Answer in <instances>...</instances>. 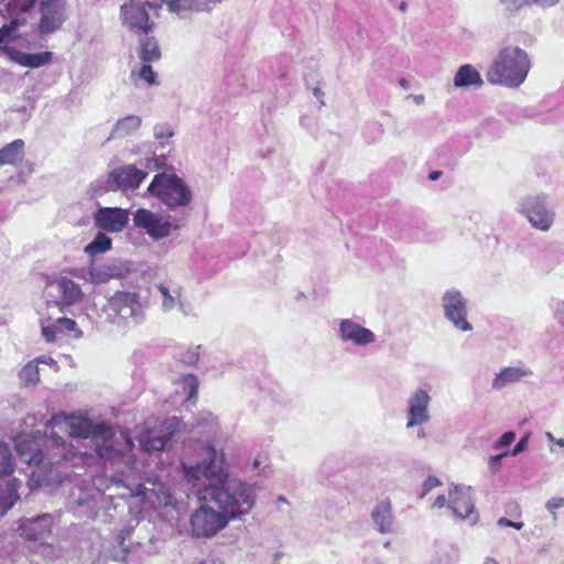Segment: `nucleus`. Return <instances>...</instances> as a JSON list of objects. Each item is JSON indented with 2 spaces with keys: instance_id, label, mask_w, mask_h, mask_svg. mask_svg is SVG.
Segmentation results:
<instances>
[{
  "instance_id": "obj_1",
  "label": "nucleus",
  "mask_w": 564,
  "mask_h": 564,
  "mask_svg": "<svg viewBox=\"0 0 564 564\" xmlns=\"http://www.w3.org/2000/svg\"><path fill=\"white\" fill-rule=\"evenodd\" d=\"M205 453L204 462L186 469L187 479L198 487L199 499L214 503L229 520L248 514L256 502L254 486L228 478L223 468V455L213 446H206Z\"/></svg>"
},
{
  "instance_id": "obj_2",
  "label": "nucleus",
  "mask_w": 564,
  "mask_h": 564,
  "mask_svg": "<svg viewBox=\"0 0 564 564\" xmlns=\"http://www.w3.org/2000/svg\"><path fill=\"white\" fill-rule=\"evenodd\" d=\"M46 427H61L67 431L72 437L94 440L98 456L104 458L122 455L133 447L128 431L120 430L115 432L106 423L94 424L90 420L83 416L68 417L64 414H58L46 423Z\"/></svg>"
},
{
  "instance_id": "obj_3",
  "label": "nucleus",
  "mask_w": 564,
  "mask_h": 564,
  "mask_svg": "<svg viewBox=\"0 0 564 564\" xmlns=\"http://www.w3.org/2000/svg\"><path fill=\"white\" fill-rule=\"evenodd\" d=\"M531 69L528 53L519 46L502 47L489 66L486 78L492 85L508 88L519 87Z\"/></svg>"
},
{
  "instance_id": "obj_4",
  "label": "nucleus",
  "mask_w": 564,
  "mask_h": 564,
  "mask_svg": "<svg viewBox=\"0 0 564 564\" xmlns=\"http://www.w3.org/2000/svg\"><path fill=\"white\" fill-rule=\"evenodd\" d=\"M107 322L119 327L137 326L145 319V308L138 292L116 291L102 308Z\"/></svg>"
},
{
  "instance_id": "obj_5",
  "label": "nucleus",
  "mask_w": 564,
  "mask_h": 564,
  "mask_svg": "<svg viewBox=\"0 0 564 564\" xmlns=\"http://www.w3.org/2000/svg\"><path fill=\"white\" fill-rule=\"evenodd\" d=\"M148 192L167 206L170 210L186 208L193 200L192 189L176 174L159 173L154 175Z\"/></svg>"
},
{
  "instance_id": "obj_6",
  "label": "nucleus",
  "mask_w": 564,
  "mask_h": 564,
  "mask_svg": "<svg viewBox=\"0 0 564 564\" xmlns=\"http://www.w3.org/2000/svg\"><path fill=\"white\" fill-rule=\"evenodd\" d=\"M147 176L148 173L145 171L137 169L132 164H127L109 172L106 178L97 180L94 184L95 193L134 191Z\"/></svg>"
},
{
  "instance_id": "obj_7",
  "label": "nucleus",
  "mask_w": 564,
  "mask_h": 564,
  "mask_svg": "<svg viewBox=\"0 0 564 564\" xmlns=\"http://www.w3.org/2000/svg\"><path fill=\"white\" fill-rule=\"evenodd\" d=\"M29 449L32 452L30 462L43 466L68 462L75 456L74 446L53 431L45 434L42 448Z\"/></svg>"
},
{
  "instance_id": "obj_8",
  "label": "nucleus",
  "mask_w": 564,
  "mask_h": 564,
  "mask_svg": "<svg viewBox=\"0 0 564 564\" xmlns=\"http://www.w3.org/2000/svg\"><path fill=\"white\" fill-rule=\"evenodd\" d=\"M129 272V263L119 259H112L101 264H95L91 261L88 267L72 271L76 278L91 284H105L111 280L124 278Z\"/></svg>"
},
{
  "instance_id": "obj_9",
  "label": "nucleus",
  "mask_w": 564,
  "mask_h": 564,
  "mask_svg": "<svg viewBox=\"0 0 564 564\" xmlns=\"http://www.w3.org/2000/svg\"><path fill=\"white\" fill-rule=\"evenodd\" d=\"M47 306L59 310L79 303L84 293L78 283L67 276H59L50 281L44 290Z\"/></svg>"
},
{
  "instance_id": "obj_10",
  "label": "nucleus",
  "mask_w": 564,
  "mask_h": 564,
  "mask_svg": "<svg viewBox=\"0 0 564 564\" xmlns=\"http://www.w3.org/2000/svg\"><path fill=\"white\" fill-rule=\"evenodd\" d=\"M519 212L538 230L549 231L555 219V212L547 207L544 195H528L519 204Z\"/></svg>"
},
{
  "instance_id": "obj_11",
  "label": "nucleus",
  "mask_w": 564,
  "mask_h": 564,
  "mask_svg": "<svg viewBox=\"0 0 564 564\" xmlns=\"http://www.w3.org/2000/svg\"><path fill=\"white\" fill-rule=\"evenodd\" d=\"M215 508L214 503L205 502L192 514L191 525L195 536H213L227 525L229 519Z\"/></svg>"
},
{
  "instance_id": "obj_12",
  "label": "nucleus",
  "mask_w": 564,
  "mask_h": 564,
  "mask_svg": "<svg viewBox=\"0 0 564 564\" xmlns=\"http://www.w3.org/2000/svg\"><path fill=\"white\" fill-rule=\"evenodd\" d=\"M132 220L137 228L143 230L154 240L164 239L169 237L173 230L180 228L177 224L172 223L167 217L147 208L137 209Z\"/></svg>"
},
{
  "instance_id": "obj_13",
  "label": "nucleus",
  "mask_w": 564,
  "mask_h": 564,
  "mask_svg": "<svg viewBox=\"0 0 564 564\" xmlns=\"http://www.w3.org/2000/svg\"><path fill=\"white\" fill-rule=\"evenodd\" d=\"M442 306L445 318L455 328L462 332H470L473 329L471 324L467 321V300L460 291L455 289L447 290L442 296Z\"/></svg>"
},
{
  "instance_id": "obj_14",
  "label": "nucleus",
  "mask_w": 564,
  "mask_h": 564,
  "mask_svg": "<svg viewBox=\"0 0 564 564\" xmlns=\"http://www.w3.org/2000/svg\"><path fill=\"white\" fill-rule=\"evenodd\" d=\"M66 0H41V14L37 31L40 35H48L62 28L67 20Z\"/></svg>"
},
{
  "instance_id": "obj_15",
  "label": "nucleus",
  "mask_w": 564,
  "mask_h": 564,
  "mask_svg": "<svg viewBox=\"0 0 564 564\" xmlns=\"http://www.w3.org/2000/svg\"><path fill=\"white\" fill-rule=\"evenodd\" d=\"M432 398L427 390L423 388H416L411 392L406 399L405 409V427L408 430L414 429L415 426H423L431 420L430 404Z\"/></svg>"
},
{
  "instance_id": "obj_16",
  "label": "nucleus",
  "mask_w": 564,
  "mask_h": 564,
  "mask_svg": "<svg viewBox=\"0 0 564 564\" xmlns=\"http://www.w3.org/2000/svg\"><path fill=\"white\" fill-rule=\"evenodd\" d=\"M448 508L457 518L469 520L470 525H475L478 522L479 516L475 511V501L470 486H453L448 492Z\"/></svg>"
},
{
  "instance_id": "obj_17",
  "label": "nucleus",
  "mask_w": 564,
  "mask_h": 564,
  "mask_svg": "<svg viewBox=\"0 0 564 564\" xmlns=\"http://www.w3.org/2000/svg\"><path fill=\"white\" fill-rule=\"evenodd\" d=\"M131 495L141 497L143 503L153 509L169 507L173 503L170 489L158 478H147L142 484L137 485Z\"/></svg>"
},
{
  "instance_id": "obj_18",
  "label": "nucleus",
  "mask_w": 564,
  "mask_h": 564,
  "mask_svg": "<svg viewBox=\"0 0 564 564\" xmlns=\"http://www.w3.org/2000/svg\"><path fill=\"white\" fill-rule=\"evenodd\" d=\"M55 519L51 513H42L32 518H23L19 521L18 532L20 536L29 541H37L52 532Z\"/></svg>"
},
{
  "instance_id": "obj_19",
  "label": "nucleus",
  "mask_w": 564,
  "mask_h": 564,
  "mask_svg": "<svg viewBox=\"0 0 564 564\" xmlns=\"http://www.w3.org/2000/svg\"><path fill=\"white\" fill-rule=\"evenodd\" d=\"M152 4L149 1L140 2L138 0H130L121 7V17L123 23L132 29H139L144 33L151 31L153 24L149 22L148 9Z\"/></svg>"
},
{
  "instance_id": "obj_20",
  "label": "nucleus",
  "mask_w": 564,
  "mask_h": 564,
  "mask_svg": "<svg viewBox=\"0 0 564 564\" xmlns=\"http://www.w3.org/2000/svg\"><path fill=\"white\" fill-rule=\"evenodd\" d=\"M176 426V419L172 417L164 422L162 429L145 430L140 434V446L148 453L162 451L170 441Z\"/></svg>"
},
{
  "instance_id": "obj_21",
  "label": "nucleus",
  "mask_w": 564,
  "mask_h": 564,
  "mask_svg": "<svg viewBox=\"0 0 564 564\" xmlns=\"http://www.w3.org/2000/svg\"><path fill=\"white\" fill-rule=\"evenodd\" d=\"M95 225L109 232H120L129 221V210L119 207H101L94 216Z\"/></svg>"
},
{
  "instance_id": "obj_22",
  "label": "nucleus",
  "mask_w": 564,
  "mask_h": 564,
  "mask_svg": "<svg viewBox=\"0 0 564 564\" xmlns=\"http://www.w3.org/2000/svg\"><path fill=\"white\" fill-rule=\"evenodd\" d=\"M339 338L344 343H351L356 346H367L376 341L372 330L350 318L339 321Z\"/></svg>"
},
{
  "instance_id": "obj_23",
  "label": "nucleus",
  "mask_w": 564,
  "mask_h": 564,
  "mask_svg": "<svg viewBox=\"0 0 564 564\" xmlns=\"http://www.w3.org/2000/svg\"><path fill=\"white\" fill-rule=\"evenodd\" d=\"M371 520L375 529L381 534L393 532L394 514L389 499L379 501L371 511Z\"/></svg>"
},
{
  "instance_id": "obj_24",
  "label": "nucleus",
  "mask_w": 564,
  "mask_h": 564,
  "mask_svg": "<svg viewBox=\"0 0 564 564\" xmlns=\"http://www.w3.org/2000/svg\"><path fill=\"white\" fill-rule=\"evenodd\" d=\"M9 58L23 67L29 68H39L45 66L52 61V52H41V53H25L19 50H14L12 47L4 48Z\"/></svg>"
},
{
  "instance_id": "obj_25",
  "label": "nucleus",
  "mask_w": 564,
  "mask_h": 564,
  "mask_svg": "<svg viewBox=\"0 0 564 564\" xmlns=\"http://www.w3.org/2000/svg\"><path fill=\"white\" fill-rule=\"evenodd\" d=\"M159 293L162 296V310L170 312L175 307L181 311L184 310V305L181 301L182 289L174 283H160L156 286Z\"/></svg>"
},
{
  "instance_id": "obj_26",
  "label": "nucleus",
  "mask_w": 564,
  "mask_h": 564,
  "mask_svg": "<svg viewBox=\"0 0 564 564\" xmlns=\"http://www.w3.org/2000/svg\"><path fill=\"white\" fill-rule=\"evenodd\" d=\"M213 0H165L167 9L181 18H186L192 12L208 9Z\"/></svg>"
},
{
  "instance_id": "obj_27",
  "label": "nucleus",
  "mask_w": 564,
  "mask_h": 564,
  "mask_svg": "<svg viewBox=\"0 0 564 564\" xmlns=\"http://www.w3.org/2000/svg\"><path fill=\"white\" fill-rule=\"evenodd\" d=\"M25 143L22 139L13 140L0 149V166L19 165L25 155Z\"/></svg>"
},
{
  "instance_id": "obj_28",
  "label": "nucleus",
  "mask_w": 564,
  "mask_h": 564,
  "mask_svg": "<svg viewBox=\"0 0 564 564\" xmlns=\"http://www.w3.org/2000/svg\"><path fill=\"white\" fill-rule=\"evenodd\" d=\"M484 85V80L476 68L470 64L462 65L455 74L454 86L455 87H477L480 88Z\"/></svg>"
},
{
  "instance_id": "obj_29",
  "label": "nucleus",
  "mask_w": 564,
  "mask_h": 564,
  "mask_svg": "<svg viewBox=\"0 0 564 564\" xmlns=\"http://www.w3.org/2000/svg\"><path fill=\"white\" fill-rule=\"evenodd\" d=\"M530 373L529 370L522 367H506L496 375L492 380V388L501 390L510 383L520 381L523 377Z\"/></svg>"
},
{
  "instance_id": "obj_30",
  "label": "nucleus",
  "mask_w": 564,
  "mask_h": 564,
  "mask_svg": "<svg viewBox=\"0 0 564 564\" xmlns=\"http://www.w3.org/2000/svg\"><path fill=\"white\" fill-rule=\"evenodd\" d=\"M17 490V479L0 481V516L7 513L19 499Z\"/></svg>"
},
{
  "instance_id": "obj_31",
  "label": "nucleus",
  "mask_w": 564,
  "mask_h": 564,
  "mask_svg": "<svg viewBox=\"0 0 564 564\" xmlns=\"http://www.w3.org/2000/svg\"><path fill=\"white\" fill-rule=\"evenodd\" d=\"M139 57L143 63L159 61L161 51L158 41L152 36H144L140 40Z\"/></svg>"
},
{
  "instance_id": "obj_32",
  "label": "nucleus",
  "mask_w": 564,
  "mask_h": 564,
  "mask_svg": "<svg viewBox=\"0 0 564 564\" xmlns=\"http://www.w3.org/2000/svg\"><path fill=\"white\" fill-rule=\"evenodd\" d=\"M141 122V118L133 115L118 120L112 129L111 138H123L135 132L140 128Z\"/></svg>"
},
{
  "instance_id": "obj_33",
  "label": "nucleus",
  "mask_w": 564,
  "mask_h": 564,
  "mask_svg": "<svg viewBox=\"0 0 564 564\" xmlns=\"http://www.w3.org/2000/svg\"><path fill=\"white\" fill-rule=\"evenodd\" d=\"M111 238L108 237L104 232H98L91 242H89L85 248L84 252L90 257H95L98 253H104L111 249Z\"/></svg>"
},
{
  "instance_id": "obj_34",
  "label": "nucleus",
  "mask_w": 564,
  "mask_h": 564,
  "mask_svg": "<svg viewBox=\"0 0 564 564\" xmlns=\"http://www.w3.org/2000/svg\"><path fill=\"white\" fill-rule=\"evenodd\" d=\"M36 361H44L43 358H37L35 361L28 362L19 372L20 380L26 386H34L40 380L39 367Z\"/></svg>"
},
{
  "instance_id": "obj_35",
  "label": "nucleus",
  "mask_w": 564,
  "mask_h": 564,
  "mask_svg": "<svg viewBox=\"0 0 564 564\" xmlns=\"http://www.w3.org/2000/svg\"><path fill=\"white\" fill-rule=\"evenodd\" d=\"M6 9L11 18H19L20 14L29 12L37 0H4Z\"/></svg>"
},
{
  "instance_id": "obj_36",
  "label": "nucleus",
  "mask_w": 564,
  "mask_h": 564,
  "mask_svg": "<svg viewBox=\"0 0 564 564\" xmlns=\"http://www.w3.org/2000/svg\"><path fill=\"white\" fill-rule=\"evenodd\" d=\"M13 471L12 454L9 446L0 442V477Z\"/></svg>"
},
{
  "instance_id": "obj_37",
  "label": "nucleus",
  "mask_w": 564,
  "mask_h": 564,
  "mask_svg": "<svg viewBox=\"0 0 564 564\" xmlns=\"http://www.w3.org/2000/svg\"><path fill=\"white\" fill-rule=\"evenodd\" d=\"M54 322L56 324L58 333H64L67 335L74 333V336L76 338H79L82 336V332L77 328V324L75 321L67 317H58Z\"/></svg>"
},
{
  "instance_id": "obj_38",
  "label": "nucleus",
  "mask_w": 564,
  "mask_h": 564,
  "mask_svg": "<svg viewBox=\"0 0 564 564\" xmlns=\"http://www.w3.org/2000/svg\"><path fill=\"white\" fill-rule=\"evenodd\" d=\"M25 23V18H12L10 23L0 28V44L11 39V33Z\"/></svg>"
},
{
  "instance_id": "obj_39",
  "label": "nucleus",
  "mask_w": 564,
  "mask_h": 564,
  "mask_svg": "<svg viewBox=\"0 0 564 564\" xmlns=\"http://www.w3.org/2000/svg\"><path fill=\"white\" fill-rule=\"evenodd\" d=\"M183 389L187 393V400L191 401L196 399L197 390H198V380L194 375H186L183 378Z\"/></svg>"
},
{
  "instance_id": "obj_40",
  "label": "nucleus",
  "mask_w": 564,
  "mask_h": 564,
  "mask_svg": "<svg viewBox=\"0 0 564 564\" xmlns=\"http://www.w3.org/2000/svg\"><path fill=\"white\" fill-rule=\"evenodd\" d=\"M499 2L505 7L506 11L509 13H516L520 9L524 7H530V0H499Z\"/></svg>"
},
{
  "instance_id": "obj_41",
  "label": "nucleus",
  "mask_w": 564,
  "mask_h": 564,
  "mask_svg": "<svg viewBox=\"0 0 564 564\" xmlns=\"http://www.w3.org/2000/svg\"><path fill=\"white\" fill-rule=\"evenodd\" d=\"M41 326H42V335L45 338L47 343H54L56 339V335L58 334V329L56 327L55 322L52 324H45L44 319L41 318Z\"/></svg>"
},
{
  "instance_id": "obj_42",
  "label": "nucleus",
  "mask_w": 564,
  "mask_h": 564,
  "mask_svg": "<svg viewBox=\"0 0 564 564\" xmlns=\"http://www.w3.org/2000/svg\"><path fill=\"white\" fill-rule=\"evenodd\" d=\"M139 77L149 83L150 85L156 84V74L152 69L150 63H143L139 72Z\"/></svg>"
},
{
  "instance_id": "obj_43",
  "label": "nucleus",
  "mask_w": 564,
  "mask_h": 564,
  "mask_svg": "<svg viewBox=\"0 0 564 564\" xmlns=\"http://www.w3.org/2000/svg\"><path fill=\"white\" fill-rule=\"evenodd\" d=\"M516 440V433L513 431H509L503 433L500 438L494 444L495 449H499L502 447H507L513 443Z\"/></svg>"
},
{
  "instance_id": "obj_44",
  "label": "nucleus",
  "mask_w": 564,
  "mask_h": 564,
  "mask_svg": "<svg viewBox=\"0 0 564 564\" xmlns=\"http://www.w3.org/2000/svg\"><path fill=\"white\" fill-rule=\"evenodd\" d=\"M508 455H509V452L506 451L503 453L489 456V458H488V466H489V468H490L492 474H496L499 470L501 459L503 457L508 456Z\"/></svg>"
},
{
  "instance_id": "obj_45",
  "label": "nucleus",
  "mask_w": 564,
  "mask_h": 564,
  "mask_svg": "<svg viewBox=\"0 0 564 564\" xmlns=\"http://www.w3.org/2000/svg\"><path fill=\"white\" fill-rule=\"evenodd\" d=\"M529 438H530V434L527 433L524 434L520 441L516 444V446L513 447V449L511 452H509V454L511 456H517L519 455L520 453H522L523 451H525V448L528 447V442H529Z\"/></svg>"
},
{
  "instance_id": "obj_46",
  "label": "nucleus",
  "mask_w": 564,
  "mask_h": 564,
  "mask_svg": "<svg viewBox=\"0 0 564 564\" xmlns=\"http://www.w3.org/2000/svg\"><path fill=\"white\" fill-rule=\"evenodd\" d=\"M173 135L172 129L166 124H160L154 128V137L159 140L171 138Z\"/></svg>"
},
{
  "instance_id": "obj_47",
  "label": "nucleus",
  "mask_w": 564,
  "mask_h": 564,
  "mask_svg": "<svg viewBox=\"0 0 564 564\" xmlns=\"http://www.w3.org/2000/svg\"><path fill=\"white\" fill-rule=\"evenodd\" d=\"M554 318L556 322L564 327V302L558 301L554 306Z\"/></svg>"
},
{
  "instance_id": "obj_48",
  "label": "nucleus",
  "mask_w": 564,
  "mask_h": 564,
  "mask_svg": "<svg viewBox=\"0 0 564 564\" xmlns=\"http://www.w3.org/2000/svg\"><path fill=\"white\" fill-rule=\"evenodd\" d=\"M562 507H564V498H553L546 502V509L553 514Z\"/></svg>"
},
{
  "instance_id": "obj_49",
  "label": "nucleus",
  "mask_w": 564,
  "mask_h": 564,
  "mask_svg": "<svg viewBox=\"0 0 564 564\" xmlns=\"http://www.w3.org/2000/svg\"><path fill=\"white\" fill-rule=\"evenodd\" d=\"M441 485V481L438 478H436L435 476H429L424 484H423V487H424V492H423V496L429 492L430 490H432L433 488L437 487Z\"/></svg>"
},
{
  "instance_id": "obj_50",
  "label": "nucleus",
  "mask_w": 564,
  "mask_h": 564,
  "mask_svg": "<svg viewBox=\"0 0 564 564\" xmlns=\"http://www.w3.org/2000/svg\"><path fill=\"white\" fill-rule=\"evenodd\" d=\"M530 1H531V6L536 4L542 8H550L560 2V0H530Z\"/></svg>"
},
{
  "instance_id": "obj_51",
  "label": "nucleus",
  "mask_w": 564,
  "mask_h": 564,
  "mask_svg": "<svg viewBox=\"0 0 564 564\" xmlns=\"http://www.w3.org/2000/svg\"><path fill=\"white\" fill-rule=\"evenodd\" d=\"M545 437L553 444L564 447V438H556L551 432L545 433Z\"/></svg>"
},
{
  "instance_id": "obj_52",
  "label": "nucleus",
  "mask_w": 564,
  "mask_h": 564,
  "mask_svg": "<svg viewBox=\"0 0 564 564\" xmlns=\"http://www.w3.org/2000/svg\"><path fill=\"white\" fill-rule=\"evenodd\" d=\"M434 507L436 508H443L445 506L448 507V499L444 496V495H440L435 501H434Z\"/></svg>"
},
{
  "instance_id": "obj_53",
  "label": "nucleus",
  "mask_w": 564,
  "mask_h": 564,
  "mask_svg": "<svg viewBox=\"0 0 564 564\" xmlns=\"http://www.w3.org/2000/svg\"><path fill=\"white\" fill-rule=\"evenodd\" d=\"M313 95H314V96L319 100V104H321L322 106L325 104V102H324V99H323V97H324V93L322 91V89H321V88L315 87V88L313 89Z\"/></svg>"
},
{
  "instance_id": "obj_54",
  "label": "nucleus",
  "mask_w": 564,
  "mask_h": 564,
  "mask_svg": "<svg viewBox=\"0 0 564 564\" xmlns=\"http://www.w3.org/2000/svg\"><path fill=\"white\" fill-rule=\"evenodd\" d=\"M497 524L499 527H510L513 525V521L507 519V518H500L498 521H497Z\"/></svg>"
},
{
  "instance_id": "obj_55",
  "label": "nucleus",
  "mask_w": 564,
  "mask_h": 564,
  "mask_svg": "<svg viewBox=\"0 0 564 564\" xmlns=\"http://www.w3.org/2000/svg\"><path fill=\"white\" fill-rule=\"evenodd\" d=\"M416 105H422L425 100L423 95H411L410 96Z\"/></svg>"
},
{
  "instance_id": "obj_56",
  "label": "nucleus",
  "mask_w": 564,
  "mask_h": 564,
  "mask_svg": "<svg viewBox=\"0 0 564 564\" xmlns=\"http://www.w3.org/2000/svg\"><path fill=\"white\" fill-rule=\"evenodd\" d=\"M267 460V456L263 455V456H258L254 460H253V467L258 468L262 463H264Z\"/></svg>"
},
{
  "instance_id": "obj_57",
  "label": "nucleus",
  "mask_w": 564,
  "mask_h": 564,
  "mask_svg": "<svg viewBox=\"0 0 564 564\" xmlns=\"http://www.w3.org/2000/svg\"><path fill=\"white\" fill-rule=\"evenodd\" d=\"M419 430H417V433H416V437L419 440H425L427 437V434L425 432V430L422 427V426H417Z\"/></svg>"
},
{
  "instance_id": "obj_58",
  "label": "nucleus",
  "mask_w": 564,
  "mask_h": 564,
  "mask_svg": "<svg viewBox=\"0 0 564 564\" xmlns=\"http://www.w3.org/2000/svg\"><path fill=\"white\" fill-rule=\"evenodd\" d=\"M199 564H224V562L220 560H217V558H208V560L203 561Z\"/></svg>"
},
{
  "instance_id": "obj_59",
  "label": "nucleus",
  "mask_w": 564,
  "mask_h": 564,
  "mask_svg": "<svg viewBox=\"0 0 564 564\" xmlns=\"http://www.w3.org/2000/svg\"><path fill=\"white\" fill-rule=\"evenodd\" d=\"M441 175H442L441 171H433V172L430 173L429 177L432 181H436V180H438L441 177Z\"/></svg>"
},
{
  "instance_id": "obj_60",
  "label": "nucleus",
  "mask_w": 564,
  "mask_h": 564,
  "mask_svg": "<svg viewBox=\"0 0 564 564\" xmlns=\"http://www.w3.org/2000/svg\"><path fill=\"white\" fill-rule=\"evenodd\" d=\"M75 502L77 503V506H84L89 502V498L80 497V498L76 499Z\"/></svg>"
},
{
  "instance_id": "obj_61",
  "label": "nucleus",
  "mask_w": 564,
  "mask_h": 564,
  "mask_svg": "<svg viewBox=\"0 0 564 564\" xmlns=\"http://www.w3.org/2000/svg\"><path fill=\"white\" fill-rule=\"evenodd\" d=\"M197 359H198V355L196 352H192L191 356H188V358L186 359V361L189 364H194L197 361Z\"/></svg>"
},
{
  "instance_id": "obj_62",
  "label": "nucleus",
  "mask_w": 564,
  "mask_h": 564,
  "mask_svg": "<svg viewBox=\"0 0 564 564\" xmlns=\"http://www.w3.org/2000/svg\"><path fill=\"white\" fill-rule=\"evenodd\" d=\"M399 84L401 87H403L404 89H408L410 87V83L405 79V78H401L399 80Z\"/></svg>"
},
{
  "instance_id": "obj_63",
  "label": "nucleus",
  "mask_w": 564,
  "mask_h": 564,
  "mask_svg": "<svg viewBox=\"0 0 564 564\" xmlns=\"http://www.w3.org/2000/svg\"><path fill=\"white\" fill-rule=\"evenodd\" d=\"M283 553L278 551L273 554V563H279L280 558L282 557Z\"/></svg>"
},
{
  "instance_id": "obj_64",
  "label": "nucleus",
  "mask_w": 564,
  "mask_h": 564,
  "mask_svg": "<svg viewBox=\"0 0 564 564\" xmlns=\"http://www.w3.org/2000/svg\"><path fill=\"white\" fill-rule=\"evenodd\" d=\"M484 564H498L497 561L492 557H486Z\"/></svg>"
}]
</instances>
